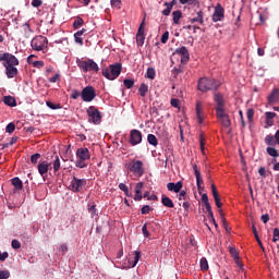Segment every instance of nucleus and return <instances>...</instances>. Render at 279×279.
<instances>
[{
  "instance_id": "f257e3e1",
  "label": "nucleus",
  "mask_w": 279,
  "mask_h": 279,
  "mask_svg": "<svg viewBox=\"0 0 279 279\" xmlns=\"http://www.w3.org/2000/svg\"><path fill=\"white\" fill-rule=\"evenodd\" d=\"M125 169L135 178L140 179L145 173L144 163L142 160L132 159L125 163Z\"/></svg>"
},
{
  "instance_id": "f03ea898",
  "label": "nucleus",
  "mask_w": 279,
  "mask_h": 279,
  "mask_svg": "<svg viewBox=\"0 0 279 279\" xmlns=\"http://www.w3.org/2000/svg\"><path fill=\"white\" fill-rule=\"evenodd\" d=\"M219 86H220V83H218L216 80L208 78V77H202L198 81L197 89L201 93H208L209 90L217 92Z\"/></svg>"
},
{
  "instance_id": "7ed1b4c3",
  "label": "nucleus",
  "mask_w": 279,
  "mask_h": 279,
  "mask_svg": "<svg viewBox=\"0 0 279 279\" xmlns=\"http://www.w3.org/2000/svg\"><path fill=\"white\" fill-rule=\"evenodd\" d=\"M76 64L83 73L99 72V65L92 59H87V60L76 59Z\"/></svg>"
},
{
  "instance_id": "20e7f679",
  "label": "nucleus",
  "mask_w": 279,
  "mask_h": 279,
  "mask_svg": "<svg viewBox=\"0 0 279 279\" xmlns=\"http://www.w3.org/2000/svg\"><path fill=\"white\" fill-rule=\"evenodd\" d=\"M122 72V64L121 63H114L109 65L108 68L102 69V75L108 78L109 81H114L116 78L121 75Z\"/></svg>"
},
{
  "instance_id": "39448f33",
  "label": "nucleus",
  "mask_w": 279,
  "mask_h": 279,
  "mask_svg": "<svg viewBox=\"0 0 279 279\" xmlns=\"http://www.w3.org/2000/svg\"><path fill=\"white\" fill-rule=\"evenodd\" d=\"M31 46L34 51L46 52L48 50V39L43 35H38L32 39Z\"/></svg>"
},
{
  "instance_id": "423d86ee",
  "label": "nucleus",
  "mask_w": 279,
  "mask_h": 279,
  "mask_svg": "<svg viewBox=\"0 0 279 279\" xmlns=\"http://www.w3.org/2000/svg\"><path fill=\"white\" fill-rule=\"evenodd\" d=\"M88 114V121L89 123H93L94 125H100L101 123V112L98 110L96 106H89L87 109Z\"/></svg>"
},
{
  "instance_id": "0eeeda50",
  "label": "nucleus",
  "mask_w": 279,
  "mask_h": 279,
  "mask_svg": "<svg viewBox=\"0 0 279 279\" xmlns=\"http://www.w3.org/2000/svg\"><path fill=\"white\" fill-rule=\"evenodd\" d=\"M96 97V89L93 86H86L83 88V92H81V98H83V101L85 102H92Z\"/></svg>"
},
{
  "instance_id": "6e6552de",
  "label": "nucleus",
  "mask_w": 279,
  "mask_h": 279,
  "mask_svg": "<svg viewBox=\"0 0 279 279\" xmlns=\"http://www.w3.org/2000/svg\"><path fill=\"white\" fill-rule=\"evenodd\" d=\"M86 184H87L86 179H78L74 175L71 181V191L74 193H81V192H83Z\"/></svg>"
},
{
  "instance_id": "1a4fd4ad",
  "label": "nucleus",
  "mask_w": 279,
  "mask_h": 279,
  "mask_svg": "<svg viewBox=\"0 0 279 279\" xmlns=\"http://www.w3.org/2000/svg\"><path fill=\"white\" fill-rule=\"evenodd\" d=\"M143 142V134L138 130H131L129 135V144L131 146L141 145Z\"/></svg>"
},
{
  "instance_id": "9d476101",
  "label": "nucleus",
  "mask_w": 279,
  "mask_h": 279,
  "mask_svg": "<svg viewBox=\"0 0 279 279\" xmlns=\"http://www.w3.org/2000/svg\"><path fill=\"white\" fill-rule=\"evenodd\" d=\"M217 114V119L219 120V122L221 123L222 126H225L226 129L231 128V119L230 117L226 113V110H218L216 111Z\"/></svg>"
},
{
  "instance_id": "9b49d317",
  "label": "nucleus",
  "mask_w": 279,
  "mask_h": 279,
  "mask_svg": "<svg viewBox=\"0 0 279 279\" xmlns=\"http://www.w3.org/2000/svg\"><path fill=\"white\" fill-rule=\"evenodd\" d=\"M173 56L181 57V63L186 64L190 61V51L186 47L177 48Z\"/></svg>"
},
{
  "instance_id": "f8f14e48",
  "label": "nucleus",
  "mask_w": 279,
  "mask_h": 279,
  "mask_svg": "<svg viewBox=\"0 0 279 279\" xmlns=\"http://www.w3.org/2000/svg\"><path fill=\"white\" fill-rule=\"evenodd\" d=\"M225 20V8L220 3L215 8L214 15H211V21L214 23L222 22Z\"/></svg>"
},
{
  "instance_id": "ddd939ff",
  "label": "nucleus",
  "mask_w": 279,
  "mask_h": 279,
  "mask_svg": "<svg viewBox=\"0 0 279 279\" xmlns=\"http://www.w3.org/2000/svg\"><path fill=\"white\" fill-rule=\"evenodd\" d=\"M51 169V163L44 160V161H40L37 166V170H38V173L39 175L45 180L47 178V173L48 171Z\"/></svg>"
},
{
  "instance_id": "4468645a",
  "label": "nucleus",
  "mask_w": 279,
  "mask_h": 279,
  "mask_svg": "<svg viewBox=\"0 0 279 279\" xmlns=\"http://www.w3.org/2000/svg\"><path fill=\"white\" fill-rule=\"evenodd\" d=\"M193 169H194L195 177H196L197 190H198L199 194H202V192H204V186H202L204 184V179L201 177V172L196 165H194Z\"/></svg>"
},
{
  "instance_id": "2eb2a0df",
  "label": "nucleus",
  "mask_w": 279,
  "mask_h": 279,
  "mask_svg": "<svg viewBox=\"0 0 279 279\" xmlns=\"http://www.w3.org/2000/svg\"><path fill=\"white\" fill-rule=\"evenodd\" d=\"M76 158L78 160L87 161L90 159V153L88 148H78L76 150Z\"/></svg>"
},
{
  "instance_id": "dca6fc26",
  "label": "nucleus",
  "mask_w": 279,
  "mask_h": 279,
  "mask_svg": "<svg viewBox=\"0 0 279 279\" xmlns=\"http://www.w3.org/2000/svg\"><path fill=\"white\" fill-rule=\"evenodd\" d=\"M214 100L217 102L216 111L225 110V96L220 93H216Z\"/></svg>"
},
{
  "instance_id": "f3484780",
  "label": "nucleus",
  "mask_w": 279,
  "mask_h": 279,
  "mask_svg": "<svg viewBox=\"0 0 279 279\" xmlns=\"http://www.w3.org/2000/svg\"><path fill=\"white\" fill-rule=\"evenodd\" d=\"M20 64L17 58L8 52V57L5 58V62L3 63V66H17Z\"/></svg>"
},
{
  "instance_id": "a211bd4d",
  "label": "nucleus",
  "mask_w": 279,
  "mask_h": 279,
  "mask_svg": "<svg viewBox=\"0 0 279 279\" xmlns=\"http://www.w3.org/2000/svg\"><path fill=\"white\" fill-rule=\"evenodd\" d=\"M178 1L177 0H171L170 2H165L163 5L167 7L163 11H162V15L165 16H170L174 5H177Z\"/></svg>"
},
{
  "instance_id": "6ab92c4d",
  "label": "nucleus",
  "mask_w": 279,
  "mask_h": 279,
  "mask_svg": "<svg viewBox=\"0 0 279 279\" xmlns=\"http://www.w3.org/2000/svg\"><path fill=\"white\" fill-rule=\"evenodd\" d=\"M141 257H142L141 252L135 251L134 252V257H130L129 260H128L129 262V268L136 267V265L138 264Z\"/></svg>"
},
{
  "instance_id": "aec40b11",
  "label": "nucleus",
  "mask_w": 279,
  "mask_h": 279,
  "mask_svg": "<svg viewBox=\"0 0 279 279\" xmlns=\"http://www.w3.org/2000/svg\"><path fill=\"white\" fill-rule=\"evenodd\" d=\"M5 69V75L8 78H13L17 75L19 71L15 65H3Z\"/></svg>"
},
{
  "instance_id": "412c9836",
  "label": "nucleus",
  "mask_w": 279,
  "mask_h": 279,
  "mask_svg": "<svg viewBox=\"0 0 279 279\" xmlns=\"http://www.w3.org/2000/svg\"><path fill=\"white\" fill-rule=\"evenodd\" d=\"M182 182L179 181L178 183H173V182H170L167 184V189L169 192H173V193H180V191L182 190Z\"/></svg>"
},
{
  "instance_id": "4be33fe9",
  "label": "nucleus",
  "mask_w": 279,
  "mask_h": 279,
  "mask_svg": "<svg viewBox=\"0 0 279 279\" xmlns=\"http://www.w3.org/2000/svg\"><path fill=\"white\" fill-rule=\"evenodd\" d=\"M196 113H197V120L198 123H204V107L202 106L201 101H197L196 104Z\"/></svg>"
},
{
  "instance_id": "5701e85b",
  "label": "nucleus",
  "mask_w": 279,
  "mask_h": 279,
  "mask_svg": "<svg viewBox=\"0 0 279 279\" xmlns=\"http://www.w3.org/2000/svg\"><path fill=\"white\" fill-rule=\"evenodd\" d=\"M269 105H275L279 102V88H275L270 96L268 97Z\"/></svg>"
},
{
  "instance_id": "b1692460",
  "label": "nucleus",
  "mask_w": 279,
  "mask_h": 279,
  "mask_svg": "<svg viewBox=\"0 0 279 279\" xmlns=\"http://www.w3.org/2000/svg\"><path fill=\"white\" fill-rule=\"evenodd\" d=\"M3 104L8 107L14 108L16 107V100L12 96H4L3 97Z\"/></svg>"
},
{
  "instance_id": "393cba45",
  "label": "nucleus",
  "mask_w": 279,
  "mask_h": 279,
  "mask_svg": "<svg viewBox=\"0 0 279 279\" xmlns=\"http://www.w3.org/2000/svg\"><path fill=\"white\" fill-rule=\"evenodd\" d=\"M190 23H199V25H204V12H197V16L190 19Z\"/></svg>"
},
{
  "instance_id": "a878e982",
  "label": "nucleus",
  "mask_w": 279,
  "mask_h": 279,
  "mask_svg": "<svg viewBox=\"0 0 279 279\" xmlns=\"http://www.w3.org/2000/svg\"><path fill=\"white\" fill-rule=\"evenodd\" d=\"M161 203L167 208H173L174 207V204H173L172 199L170 197H168L167 195H162Z\"/></svg>"
},
{
  "instance_id": "bb28decb",
  "label": "nucleus",
  "mask_w": 279,
  "mask_h": 279,
  "mask_svg": "<svg viewBox=\"0 0 279 279\" xmlns=\"http://www.w3.org/2000/svg\"><path fill=\"white\" fill-rule=\"evenodd\" d=\"M52 166H53L54 173L60 171V169H61V160H60V157L58 155L54 157Z\"/></svg>"
},
{
  "instance_id": "cd10ccee",
  "label": "nucleus",
  "mask_w": 279,
  "mask_h": 279,
  "mask_svg": "<svg viewBox=\"0 0 279 279\" xmlns=\"http://www.w3.org/2000/svg\"><path fill=\"white\" fill-rule=\"evenodd\" d=\"M12 184L14 185V187L17 190V191H22L23 190V181L19 178H13L12 179Z\"/></svg>"
},
{
  "instance_id": "c85d7f7f",
  "label": "nucleus",
  "mask_w": 279,
  "mask_h": 279,
  "mask_svg": "<svg viewBox=\"0 0 279 279\" xmlns=\"http://www.w3.org/2000/svg\"><path fill=\"white\" fill-rule=\"evenodd\" d=\"M181 16H182L181 11L178 10L172 12V22L174 25H179Z\"/></svg>"
},
{
  "instance_id": "c756f323",
  "label": "nucleus",
  "mask_w": 279,
  "mask_h": 279,
  "mask_svg": "<svg viewBox=\"0 0 279 279\" xmlns=\"http://www.w3.org/2000/svg\"><path fill=\"white\" fill-rule=\"evenodd\" d=\"M265 144L269 146H275L278 144V142L275 140L272 135H266L265 136Z\"/></svg>"
},
{
  "instance_id": "7c9ffc66",
  "label": "nucleus",
  "mask_w": 279,
  "mask_h": 279,
  "mask_svg": "<svg viewBox=\"0 0 279 279\" xmlns=\"http://www.w3.org/2000/svg\"><path fill=\"white\" fill-rule=\"evenodd\" d=\"M147 142L149 145H153L154 147H156L158 145V140H157L156 135H154V134L147 135Z\"/></svg>"
},
{
  "instance_id": "2f4dec72",
  "label": "nucleus",
  "mask_w": 279,
  "mask_h": 279,
  "mask_svg": "<svg viewBox=\"0 0 279 279\" xmlns=\"http://www.w3.org/2000/svg\"><path fill=\"white\" fill-rule=\"evenodd\" d=\"M138 93L141 94L142 97L146 96V93H149V86L145 83H142L140 86Z\"/></svg>"
},
{
  "instance_id": "473e14b6",
  "label": "nucleus",
  "mask_w": 279,
  "mask_h": 279,
  "mask_svg": "<svg viewBox=\"0 0 279 279\" xmlns=\"http://www.w3.org/2000/svg\"><path fill=\"white\" fill-rule=\"evenodd\" d=\"M46 106L49 107L51 110H61L62 109L61 104H53L50 100L46 101Z\"/></svg>"
},
{
  "instance_id": "72a5a7b5",
  "label": "nucleus",
  "mask_w": 279,
  "mask_h": 279,
  "mask_svg": "<svg viewBox=\"0 0 279 279\" xmlns=\"http://www.w3.org/2000/svg\"><path fill=\"white\" fill-rule=\"evenodd\" d=\"M146 77L149 80H155L156 77V70L155 68H148L146 71Z\"/></svg>"
},
{
  "instance_id": "f704fd0d",
  "label": "nucleus",
  "mask_w": 279,
  "mask_h": 279,
  "mask_svg": "<svg viewBox=\"0 0 279 279\" xmlns=\"http://www.w3.org/2000/svg\"><path fill=\"white\" fill-rule=\"evenodd\" d=\"M84 25V20L80 16H77L75 20H74V23H73V27L74 29H78L81 26Z\"/></svg>"
},
{
  "instance_id": "c9c22d12",
  "label": "nucleus",
  "mask_w": 279,
  "mask_h": 279,
  "mask_svg": "<svg viewBox=\"0 0 279 279\" xmlns=\"http://www.w3.org/2000/svg\"><path fill=\"white\" fill-rule=\"evenodd\" d=\"M201 269L207 271L209 269L208 260L206 257L201 258Z\"/></svg>"
},
{
  "instance_id": "e433bc0d",
  "label": "nucleus",
  "mask_w": 279,
  "mask_h": 279,
  "mask_svg": "<svg viewBox=\"0 0 279 279\" xmlns=\"http://www.w3.org/2000/svg\"><path fill=\"white\" fill-rule=\"evenodd\" d=\"M266 153H268L269 156L274 157V158H278L279 157V151L276 150L272 147H268L266 148Z\"/></svg>"
},
{
  "instance_id": "4c0bfd02",
  "label": "nucleus",
  "mask_w": 279,
  "mask_h": 279,
  "mask_svg": "<svg viewBox=\"0 0 279 279\" xmlns=\"http://www.w3.org/2000/svg\"><path fill=\"white\" fill-rule=\"evenodd\" d=\"M41 158V154L40 153H35L32 155L31 157V161L33 165H37L38 163V160H40Z\"/></svg>"
},
{
  "instance_id": "58836bf2",
  "label": "nucleus",
  "mask_w": 279,
  "mask_h": 279,
  "mask_svg": "<svg viewBox=\"0 0 279 279\" xmlns=\"http://www.w3.org/2000/svg\"><path fill=\"white\" fill-rule=\"evenodd\" d=\"M145 41V35L136 34V45L142 47Z\"/></svg>"
},
{
  "instance_id": "ea45409f",
  "label": "nucleus",
  "mask_w": 279,
  "mask_h": 279,
  "mask_svg": "<svg viewBox=\"0 0 279 279\" xmlns=\"http://www.w3.org/2000/svg\"><path fill=\"white\" fill-rule=\"evenodd\" d=\"M123 84H124L125 88L132 89L135 85V81L134 80H124Z\"/></svg>"
},
{
  "instance_id": "a19ab883",
  "label": "nucleus",
  "mask_w": 279,
  "mask_h": 279,
  "mask_svg": "<svg viewBox=\"0 0 279 279\" xmlns=\"http://www.w3.org/2000/svg\"><path fill=\"white\" fill-rule=\"evenodd\" d=\"M254 113H255V111H254L253 108H251V109H248V110L246 111V118L248 119V123H252V122H253Z\"/></svg>"
},
{
  "instance_id": "79ce46f5",
  "label": "nucleus",
  "mask_w": 279,
  "mask_h": 279,
  "mask_svg": "<svg viewBox=\"0 0 279 279\" xmlns=\"http://www.w3.org/2000/svg\"><path fill=\"white\" fill-rule=\"evenodd\" d=\"M85 161H86V160L77 159V160L75 161V167H77L78 169H84V168H86L87 165H86Z\"/></svg>"
},
{
  "instance_id": "37998d69",
  "label": "nucleus",
  "mask_w": 279,
  "mask_h": 279,
  "mask_svg": "<svg viewBox=\"0 0 279 279\" xmlns=\"http://www.w3.org/2000/svg\"><path fill=\"white\" fill-rule=\"evenodd\" d=\"M15 131V124L13 122L7 124L5 132L12 134Z\"/></svg>"
},
{
  "instance_id": "c03bdc74",
  "label": "nucleus",
  "mask_w": 279,
  "mask_h": 279,
  "mask_svg": "<svg viewBox=\"0 0 279 279\" xmlns=\"http://www.w3.org/2000/svg\"><path fill=\"white\" fill-rule=\"evenodd\" d=\"M153 211L150 205H144L142 208V215H149Z\"/></svg>"
},
{
  "instance_id": "a18cd8bd",
  "label": "nucleus",
  "mask_w": 279,
  "mask_h": 279,
  "mask_svg": "<svg viewBox=\"0 0 279 279\" xmlns=\"http://www.w3.org/2000/svg\"><path fill=\"white\" fill-rule=\"evenodd\" d=\"M229 253H230L231 256L234 258V260H238V258H239V253H238V251H236L235 247H230V248H229Z\"/></svg>"
},
{
  "instance_id": "49530a36",
  "label": "nucleus",
  "mask_w": 279,
  "mask_h": 279,
  "mask_svg": "<svg viewBox=\"0 0 279 279\" xmlns=\"http://www.w3.org/2000/svg\"><path fill=\"white\" fill-rule=\"evenodd\" d=\"M10 276L11 275L9 270H0V279H9Z\"/></svg>"
},
{
  "instance_id": "de8ad7c7",
  "label": "nucleus",
  "mask_w": 279,
  "mask_h": 279,
  "mask_svg": "<svg viewBox=\"0 0 279 279\" xmlns=\"http://www.w3.org/2000/svg\"><path fill=\"white\" fill-rule=\"evenodd\" d=\"M80 96H82V93L80 92V90H77V89H73L72 90V94H71V98L72 99H78L80 98Z\"/></svg>"
},
{
  "instance_id": "09e8293b",
  "label": "nucleus",
  "mask_w": 279,
  "mask_h": 279,
  "mask_svg": "<svg viewBox=\"0 0 279 279\" xmlns=\"http://www.w3.org/2000/svg\"><path fill=\"white\" fill-rule=\"evenodd\" d=\"M180 194H179V201H187V193H186V191H184V190H180V192H179Z\"/></svg>"
},
{
  "instance_id": "8fccbe9b",
  "label": "nucleus",
  "mask_w": 279,
  "mask_h": 279,
  "mask_svg": "<svg viewBox=\"0 0 279 279\" xmlns=\"http://www.w3.org/2000/svg\"><path fill=\"white\" fill-rule=\"evenodd\" d=\"M12 247H13V250H21V247H22L21 241H19V240H13V241H12Z\"/></svg>"
},
{
  "instance_id": "3c124183",
  "label": "nucleus",
  "mask_w": 279,
  "mask_h": 279,
  "mask_svg": "<svg viewBox=\"0 0 279 279\" xmlns=\"http://www.w3.org/2000/svg\"><path fill=\"white\" fill-rule=\"evenodd\" d=\"M144 26H145V19L143 20V22H142L140 28H137L136 35H145Z\"/></svg>"
},
{
  "instance_id": "603ef678",
  "label": "nucleus",
  "mask_w": 279,
  "mask_h": 279,
  "mask_svg": "<svg viewBox=\"0 0 279 279\" xmlns=\"http://www.w3.org/2000/svg\"><path fill=\"white\" fill-rule=\"evenodd\" d=\"M279 241V228H275L274 229V238H272V242L276 243Z\"/></svg>"
},
{
  "instance_id": "864d4df0",
  "label": "nucleus",
  "mask_w": 279,
  "mask_h": 279,
  "mask_svg": "<svg viewBox=\"0 0 279 279\" xmlns=\"http://www.w3.org/2000/svg\"><path fill=\"white\" fill-rule=\"evenodd\" d=\"M111 7L120 10L121 9V0H111Z\"/></svg>"
},
{
  "instance_id": "5fc2aeb1",
  "label": "nucleus",
  "mask_w": 279,
  "mask_h": 279,
  "mask_svg": "<svg viewBox=\"0 0 279 279\" xmlns=\"http://www.w3.org/2000/svg\"><path fill=\"white\" fill-rule=\"evenodd\" d=\"M169 37H170V33L169 31H166V33L162 34L161 43L167 44V40H169Z\"/></svg>"
},
{
  "instance_id": "6e6d98bb",
  "label": "nucleus",
  "mask_w": 279,
  "mask_h": 279,
  "mask_svg": "<svg viewBox=\"0 0 279 279\" xmlns=\"http://www.w3.org/2000/svg\"><path fill=\"white\" fill-rule=\"evenodd\" d=\"M199 145H201V150L204 154V146L206 145V140L204 138V135H199Z\"/></svg>"
},
{
  "instance_id": "4d7b16f0",
  "label": "nucleus",
  "mask_w": 279,
  "mask_h": 279,
  "mask_svg": "<svg viewBox=\"0 0 279 279\" xmlns=\"http://www.w3.org/2000/svg\"><path fill=\"white\" fill-rule=\"evenodd\" d=\"M143 182H140L135 185V194H142V190H143Z\"/></svg>"
},
{
  "instance_id": "13d9d810",
  "label": "nucleus",
  "mask_w": 279,
  "mask_h": 279,
  "mask_svg": "<svg viewBox=\"0 0 279 279\" xmlns=\"http://www.w3.org/2000/svg\"><path fill=\"white\" fill-rule=\"evenodd\" d=\"M33 66L36 69H43L45 66V62L44 61H35L33 63Z\"/></svg>"
},
{
  "instance_id": "bf43d9fd",
  "label": "nucleus",
  "mask_w": 279,
  "mask_h": 279,
  "mask_svg": "<svg viewBox=\"0 0 279 279\" xmlns=\"http://www.w3.org/2000/svg\"><path fill=\"white\" fill-rule=\"evenodd\" d=\"M89 213L92 216H97V207L96 205H90V207L88 208Z\"/></svg>"
},
{
  "instance_id": "052dcab7",
  "label": "nucleus",
  "mask_w": 279,
  "mask_h": 279,
  "mask_svg": "<svg viewBox=\"0 0 279 279\" xmlns=\"http://www.w3.org/2000/svg\"><path fill=\"white\" fill-rule=\"evenodd\" d=\"M32 5L33 8H41L43 0H33Z\"/></svg>"
},
{
  "instance_id": "680f3d73",
  "label": "nucleus",
  "mask_w": 279,
  "mask_h": 279,
  "mask_svg": "<svg viewBox=\"0 0 279 279\" xmlns=\"http://www.w3.org/2000/svg\"><path fill=\"white\" fill-rule=\"evenodd\" d=\"M179 104H180V100H179V99L172 98V99L170 100V105H171V107H173V108H179Z\"/></svg>"
},
{
  "instance_id": "e2e57ef3",
  "label": "nucleus",
  "mask_w": 279,
  "mask_h": 279,
  "mask_svg": "<svg viewBox=\"0 0 279 279\" xmlns=\"http://www.w3.org/2000/svg\"><path fill=\"white\" fill-rule=\"evenodd\" d=\"M143 234L145 238H149L150 236V232L147 230V225L145 223L142 228Z\"/></svg>"
},
{
  "instance_id": "0e129e2a",
  "label": "nucleus",
  "mask_w": 279,
  "mask_h": 279,
  "mask_svg": "<svg viewBox=\"0 0 279 279\" xmlns=\"http://www.w3.org/2000/svg\"><path fill=\"white\" fill-rule=\"evenodd\" d=\"M260 220L263 223H268V221L270 220V217L268 214L262 215Z\"/></svg>"
},
{
  "instance_id": "69168bd1",
  "label": "nucleus",
  "mask_w": 279,
  "mask_h": 279,
  "mask_svg": "<svg viewBox=\"0 0 279 279\" xmlns=\"http://www.w3.org/2000/svg\"><path fill=\"white\" fill-rule=\"evenodd\" d=\"M214 198H215L216 206L218 208H221L223 206V204H221L219 195L214 196Z\"/></svg>"
},
{
  "instance_id": "338daca9",
  "label": "nucleus",
  "mask_w": 279,
  "mask_h": 279,
  "mask_svg": "<svg viewBox=\"0 0 279 279\" xmlns=\"http://www.w3.org/2000/svg\"><path fill=\"white\" fill-rule=\"evenodd\" d=\"M7 258H9L8 252L0 253V262H5Z\"/></svg>"
},
{
  "instance_id": "774afa93",
  "label": "nucleus",
  "mask_w": 279,
  "mask_h": 279,
  "mask_svg": "<svg viewBox=\"0 0 279 279\" xmlns=\"http://www.w3.org/2000/svg\"><path fill=\"white\" fill-rule=\"evenodd\" d=\"M60 81V74H54L51 78H49L50 83H56Z\"/></svg>"
}]
</instances>
